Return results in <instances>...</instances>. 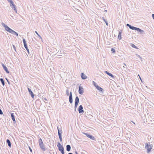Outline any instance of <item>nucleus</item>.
Segmentation results:
<instances>
[{
	"label": "nucleus",
	"mask_w": 154,
	"mask_h": 154,
	"mask_svg": "<svg viewBox=\"0 0 154 154\" xmlns=\"http://www.w3.org/2000/svg\"><path fill=\"white\" fill-rule=\"evenodd\" d=\"M4 26V27L6 30L7 31L12 34H14L17 36L18 35V34L17 32L10 29L7 26L5 25Z\"/></svg>",
	"instance_id": "nucleus-1"
},
{
	"label": "nucleus",
	"mask_w": 154,
	"mask_h": 154,
	"mask_svg": "<svg viewBox=\"0 0 154 154\" xmlns=\"http://www.w3.org/2000/svg\"><path fill=\"white\" fill-rule=\"evenodd\" d=\"M145 148L147 149V152L149 153L150 152L151 149H152V145H150L149 143H146Z\"/></svg>",
	"instance_id": "nucleus-2"
},
{
	"label": "nucleus",
	"mask_w": 154,
	"mask_h": 154,
	"mask_svg": "<svg viewBox=\"0 0 154 154\" xmlns=\"http://www.w3.org/2000/svg\"><path fill=\"white\" fill-rule=\"evenodd\" d=\"M93 83L94 86L98 90L100 91H103V89L99 86L94 81L93 82Z\"/></svg>",
	"instance_id": "nucleus-3"
},
{
	"label": "nucleus",
	"mask_w": 154,
	"mask_h": 154,
	"mask_svg": "<svg viewBox=\"0 0 154 154\" xmlns=\"http://www.w3.org/2000/svg\"><path fill=\"white\" fill-rule=\"evenodd\" d=\"M7 1L10 3V6L11 7L13 8H14V10H16V8L15 7V5H14V2L12 1V0H7Z\"/></svg>",
	"instance_id": "nucleus-4"
},
{
	"label": "nucleus",
	"mask_w": 154,
	"mask_h": 154,
	"mask_svg": "<svg viewBox=\"0 0 154 154\" xmlns=\"http://www.w3.org/2000/svg\"><path fill=\"white\" fill-rule=\"evenodd\" d=\"M79 102V98L78 97H76L75 100V106L76 107Z\"/></svg>",
	"instance_id": "nucleus-5"
},
{
	"label": "nucleus",
	"mask_w": 154,
	"mask_h": 154,
	"mask_svg": "<svg viewBox=\"0 0 154 154\" xmlns=\"http://www.w3.org/2000/svg\"><path fill=\"white\" fill-rule=\"evenodd\" d=\"M84 134L85 135L91 139L92 140H94L95 139V138L94 137L91 135H90L89 134H88L85 133H84Z\"/></svg>",
	"instance_id": "nucleus-6"
},
{
	"label": "nucleus",
	"mask_w": 154,
	"mask_h": 154,
	"mask_svg": "<svg viewBox=\"0 0 154 154\" xmlns=\"http://www.w3.org/2000/svg\"><path fill=\"white\" fill-rule=\"evenodd\" d=\"M57 147L58 148L59 150L60 151H61L64 150V148L61 145L60 143H59L57 145Z\"/></svg>",
	"instance_id": "nucleus-7"
},
{
	"label": "nucleus",
	"mask_w": 154,
	"mask_h": 154,
	"mask_svg": "<svg viewBox=\"0 0 154 154\" xmlns=\"http://www.w3.org/2000/svg\"><path fill=\"white\" fill-rule=\"evenodd\" d=\"M83 109V107L82 105H80L78 108V110L79 113H83L84 111L82 109Z\"/></svg>",
	"instance_id": "nucleus-8"
},
{
	"label": "nucleus",
	"mask_w": 154,
	"mask_h": 154,
	"mask_svg": "<svg viewBox=\"0 0 154 154\" xmlns=\"http://www.w3.org/2000/svg\"><path fill=\"white\" fill-rule=\"evenodd\" d=\"M39 145L40 148L43 151H45L46 150V148L43 144V143L39 144Z\"/></svg>",
	"instance_id": "nucleus-9"
},
{
	"label": "nucleus",
	"mask_w": 154,
	"mask_h": 154,
	"mask_svg": "<svg viewBox=\"0 0 154 154\" xmlns=\"http://www.w3.org/2000/svg\"><path fill=\"white\" fill-rule=\"evenodd\" d=\"M79 93L81 94H82L83 93V88L81 86H79Z\"/></svg>",
	"instance_id": "nucleus-10"
},
{
	"label": "nucleus",
	"mask_w": 154,
	"mask_h": 154,
	"mask_svg": "<svg viewBox=\"0 0 154 154\" xmlns=\"http://www.w3.org/2000/svg\"><path fill=\"white\" fill-rule=\"evenodd\" d=\"M28 90L29 94L31 95L32 98H33L34 97V94H33V92H32L31 90L29 88H28Z\"/></svg>",
	"instance_id": "nucleus-11"
},
{
	"label": "nucleus",
	"mask_w": 154,
	"mask_h": 154,
	"mask_svg": "<svg viewBox=\"0 0 154 154\" xmlns=\"http://www.w3.org/2000/svg\"><path fill=\"white\" fill-rule=\"evenodd\" d=\"M2 65L5 70L6 72L7 73H9V72L8 70L7 67L3 64H2Z\"/></svg>",
	"instance_id": "nucleus-12"
},
{
	"label": "nucleus",
	"mask_w": 154,
	"mask_h": 154,
	"mask_svg": "<svg viewBox=\"0 0 154 154\" xmlns=\"http://www.w3.org/2000/svg\"><path fill=\"white\" fill-rule=\"evenodd\" d=\"M23 43L24 44V47H25V48H26V49L27 50V51H29V49L28 48H27V44L26 43V42L25 39H23Z\"/></svg>",
	"instance_id": "nucleus-13"
},
{
	"label": "nucleus",
	"mask_w": 154,
	"mask_h": 154,
	"mask_svg": "<svg viewBox=\"0 0 154 154\" xmlns=\"http://www.w3.org/2000/svg\"><path fill=\"white\" fill-rule=\"evenodd\" d=\"M69 101L70 103H72V94L71 92H70L69 94Z\"/></svg>",
	"instance_id": "nucleus-14"
},
{
	"label": "nucleus",
	"mask_w": 154,
	"mask_h": 154,
	"mask_svg": "<svg viewBox=\"0 0 154 154\" xmlns=\"http://www.w3.org/2000/svg\"><path fill=\"white\" fill-rule=\"evenodd\" d=\"M57 129H58V135H59V138L60 139V141H61L62 140V139L61 134L60 133V131L58 129V127H57Z\"/></svg>",
	"instance_id": "nucleus-15"
},
{
	"label": "nucleus",
	"mask_w": 154,
	"mask_h": 154,
	"mask_svg": "<svg viewBox=\"0 0 154 154\" xmlns=\"http://www.w3.org/2000/svg\"><path fill=\"white\" fill-rule=\"evenodd\" d=\"M81 76L82 79H86L87 78V76L83 73H81Z\"/></svg>",
	"instance_id": "nucleus-16"
},
{
	"label": "nucleus",
	"mask_w": 154,
	"mask_h": 154,
	"mask_svg": "<svg viewBox=\"0 0 154 154\" xmlns=\"http://www.w3.org/2000/svg\"><path fill=\"white\" fill-rule=\"evenodd\" d=\"M105 73H106V74H107L109 76H110L112 78H114V76L112 74H111V73L107 71H105Z\"/></svg>",
	"instance_id": "nucleus-17"
},
{
	"label": "nucleus",
	"mask_w": 154,
	"mask_h": 154,
	"mask_svg": "<svg viewBox=\"0 0 154 154\" xmlns=\"http://www.w3.org/2000/svg\"><path fill=\"white\" fill-rule=\"evenodd\" d=\"M71 147L69 145H68L66 146V150L68 151H69L70 150Z\"/></svg>",
	"instance_id": "nucleus-18"
},
{
	"label": "nucleus",
	"mask_w": 154,
	"mask_h": 154,
	"mask_svg": "<svg viewBox=\"0 0 154 154\" xmlns=\"http://www.w3.org/2000/svg\"><path fill=\"white\" fill-rule=\"evenodd\" d=\"M11 117H12V119L13 121L14 122H15V117H14V114L13 113H11Z\"/></svg>",
	"instance_id": "nucleus-19"
},
{
	"label": "nucleus",
	"mask_w": 154,
	"mask_h": 154,
	"mask_svg": "<svg viewBox=\"0 0 154 154\" xmlns=\"http://www.w3.org/2000/svg\"><path fill=\"white\" fill-rule=\"evenodd\" d=\"M118 38L119 40H121L122 39L121 37V32H119L118 35Z\"/></svg>",
	"instance_id": "nucleus-20"
},
{
	"label": "nucleus",
	"mask_w": 154,
	"mask_h": 154,
	"mask_svg": "<svg viewBox=\"0 0 154 154\" xmlns=\"http://www.w3.org/2000/svg\"><path fill=\"white\" fill-rule=\"evenodd\" d=\"M7 142L8 143V146L10 147H11V142L10 141V140H8V139H7Z\"/></svg>",
	"instance_id": "nucleus-21"
},
{
	"label": "nucleus",
	"mask_w": 154,
	"mask_h": 154,
	"mask_svg": "<svg viewBox=\"0 0 154 154\" xmlns=\"http://www.w3.org/2000/svg\"><path fill=\"white\" fill-rule=\"evenodd\" d=\"M130 28L132 30H136L137 28L131 26H130Z\"/></svg>",
	"instance_id": "nucleus-22"
},
{
	"label": "nucleus",
	"mask_w": 154,
	"mask_h": 154,
	"mask_svg": "<svg viewBox=\"0 0 154 154\" xmlns=\"http://www.w3.org/2000/svg\"><path fill=\"white\" fill-rule=\"evenodd\" d=\"M39 144H41L43 143L42 141V139L41 138H40L38 140Z\"/></svg>",
	"instance_id": "nucleus-23"
},
{
	"label": "nucleus",
	"mask_w": 154,
	"mask_h": 154,
	"mask_svg": "<svg viewBox=\"0 0 154 154\" xmlns=\"http://www.w3.org/2000/svg\"><path fill=\"white\" fill-rule=\"evenodd\" d=\"M0 81L3 85L4 86L5 85V84L4 81L3 79H2L1 78V79H0Z\"/></svg>",
	"instance_id": "nucleus-24"
},
{
	"label": "nucleus",
	"mask_w": 154,
	"mask_h": 154,
	"mask_svg": "<svg viewBox=\"0 0 154 154\" xmlns=\"http://www.w3.org/2000/svg\"><path fill=\"white\" fill-rule=\"evenodd\" d=\"M136 30H137L139 32H143V31L142 30H141L140 29L138 28H137Z\"/></svg>",
	"instance_id": "nucleus-25"
},
{
	"label": "nucleus",
	"mask_w": 154,
	"mask_h": 154,
	"mask_svg": "<svg viewBox=\"0 0 154 154\" xmlns=\"http://www.w3.org/2000/svg\"><path fill=\"white\" fill-rule=\"evenodd\" d=\"M131 46H132V47L133 48H135L137 49H138V48L136 47V46L134 44H131Z\"/></svg>",
	"instance_id": "nucleus-26"
},
{
	"label": "nucleus",
	"mask_w": 154,
	"mask_h": 154,
	"mask_svg": "<svg viewBox=\"0 0 154 154\" xmlns=\"http://www.w3.org/2000/svg\"><path fill=\"white\" fill-rule=\"evenodd\" d=\"M111 51H112V52L113 53H115V50L114 48H111Z\"/></svg>",
	"instance_id": "nucleus-27"
},
{
	"label": "nucleus",
	"mask_w": 154,
	"mask_h": 154,
	"mask_svg": "<svg viewBox=\"0 0 154 154\" xmlns=\"http://www.w3.org/2000/svg\"><path fill=\"white\" fill-rule=\"evenodd\" d=\"M103 20L104 21V22H105V23H106V25L107 26H108V23L107 22L106 20L104 19H103Z\"/></svg>",
	"instance_id": "nucleus-28"
},
{
	"label": "nucleus",
	"mask_w": 154,
	"mask_h": 154,
	"mask_svg": "<svg viewBox=\"0 0 154 154\" xmlns=\"http://www.w3.org/2000/svg\"><path fill=\"white\" fill-rule=\"evenodd\" d=\"M3 114V112L2 110L0 109V114L2 115Z\"/></svg>",
	"instance_id": "nucleus-29"
},
{
	"label": "nucleus",
	"mask_w": 154,
	"mask_h": 154,
	"mask_svg": "<svg viewBox=\"0 0 154 154\" xmlns=\"http://www.w3.org/2000/svg\"><path fill=\"white\" fill-rule=\"evenodd\" d=\"M61 152L62 154H64V150H63L61 151Z\"/></svg>",
	"instance_id": "nucleus-30"
},
{
	"label": "nucleus",
	"mask_w": 154,
	"mask_h": 154,
	"mask_svg": "<svg viewBox=\"0 0 154 154\" xmlns=\"http://www.w3.org/2000/svg\"><path fill=\"white\" fill-rule=\"evenodd\" d=\"M29 149L31 152H32V150L30 147H29Z\"/></svg>",
	"instance_id": "nucleus-31"
},
{
	"label": "nucleus",
	"mask_w": 154,
	"mask_h": 154,
	"mask_svg": "<svg viewBox=\"0 0 154 154\" xmlns=\"http://www.w3.org/2000/svg\"><path fill=\"white\" fill-rule=\"evenodd\" d=\"M66 93H67V95H69V92H68V91H66Z\"/></svg>",
	"instance_id": "nucleus-32"
},
{
	"label": "nucleus",
	"mask_w": 154,
	"mask_h": 154,
	"mask_svg": "<svg viewBox=\"0 0 154 154\" xmlns=\"http://www.w3.org/2000/svg\"><path fill=\"white\" fill-rule=\"evenodd\" d=\"M152 18L153 19H154V14H152Z\"/></svg>",
	"instance_id": "nucleus-33"
},
{
	"label": "nucleus",
	"mask_w": 154,
	"mask_h": 154,
	"mask_svg": "<svg viewBox=\"0 0 154 154\" xmlns=\"http://www.w3.org/2000/svg\"><path fill=\"white\" fill-rule=\"evenodd\" d=\"M35 33L37 34V35H38V36H39V35L38 34V32H37V31H35Z\"/></svg>",
	"instance_id": "nucleus-34"
},
{
	"label": "nucleus",
	"mask_w": 154,
	"mask_h": 154,
	"mask_svg": "<svg viewBox=\"0 0 154 154\" xmlns=\"http://www.w3.org/2000/svg\"><path fill=\"white\" fill-rule=\"evenodd\" d=\"M13 47L14 48V49H15V50H16V48H15V46H14V45H13Z\"/></svg>",
	"instance_id": "nucleus-35"
},
{
	"label": "nucleus",
	"mask_w": 154,
	"mask_h": 154,
	"mask_svg": "<svg viewBox=\"0 0 154 154\" xmlns=\"http://www.w3.org/2000/svg\"><path fill=\"white\" fill-rule=\"evenodd\" d=\"M127 26H128L129 27V28H130V26H131V25H129V24H127Z\"/></svg>",
	"instance_id": "nucleus-36"
},
{
	"label": "nucleus",
	"mask_w": 154,
	"mask_h": 154,
	"mask_svg": "<svg viewBox=\"0 0 154 154\" xmlns=\"http://www.w3.org/2000/svg\"><path fill=\"white\" fill-rule=\"evenodd\" d=\"M138 76H139V78H140V80H141V78H140V75H138Z\"/></svg>",
	"instance_id": "nucleus-37"
},
{
	"label": "nucleus",
	"mask_w": 154,
	"mask_h": 154,
	"mask_svg": "<svg viewBox=\"0 0 154 154\" xmlns=\"http://www.w3.org/2000/svg\"><path fill=\"white\" fill-rule=\"evenodd\" d=\"M68 154H72V153H69Z\"/></svg>",
	"instance_id": "nucleus-38"
},
{
	"label": "nucleus",
	"mask_w": 154,
	"mask_h": 154,
	"mask_svg": "<svg viewBox=\"0 0 154 154\" xmlns=\"http://www.w3.org/2000/svg\"><path fill=\"white\" fill-rule=\"evenodd\" d=\"M133 123L134 124H135V123H134V122H133Z\"/></svg>",
	"instance_id": "nucleus-39"
}]
</instances>
